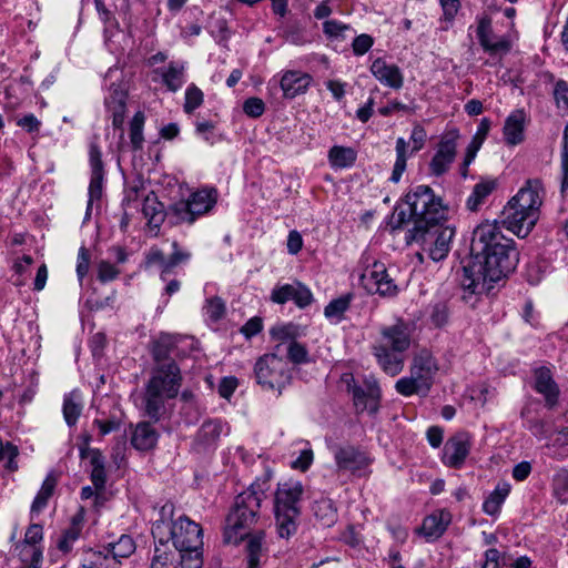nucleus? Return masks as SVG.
<instances>
[{
	"instance_id": "obj_6",
	"label": "nucleus",
	"mask_w": 568,
	"mask_h": 568,
	"mask_svg": "<svg viewBox=\"0 0 568 568\" xmlns=\"http://www.w3.org/2000/svg\"><path fill=\"white\" fill-rule=\"evenodd\" d=\"M182 385V375L178 365L152 369L145 385L143 405L145 415L154 422L165 414V402L175 398Z\"/></svg>"
},
{
	"instance_id": "obj_23",
	"label": "nucleus",
	"mask_w": 568,
	"mask_h": 568,
	"mask_svg": "<svg viewBox=\"0 0 568 568\" xmlns=\"http://www.w3.org/2000/svg\"><path fill=\"white\" fill-rule=\"evenodd\" d=\"M373 75L384 85L398 90L403 87L404 77L396 64H389L384 59L377 58L371 65Z\"/></svg>"
},
{
	"instance_id": "obj_48",
	"label": "nucleus",
	"mask_w": 568,
	"mask_h": 568,
	"mask_svg": "<svg viewBox=\"0 0 568 568\" xmlns=\"http://www.w3.org/2000/svg\"><path fill=\"white\" fill-rule=\"evenodd\" d=\"M552 491L555 497L561 503H568V470H559L552 479Z\"/></svg>"
},
{
	"instance_id": "obj_45",
	"label": "nucleus",
	"mask_w": 568,
	"mask_h": 568,
	"mask_svg": "<svg viewBox=\"0 0 568 568\" xmlns=\"http://www.w3.org/2000/svg\"><path fill=\"white\" fill-rule=\"evenodd\" d=\"M145 122L144 113L136 112L130 122V140L134 150H141L144 142L143 126Z\"/></svg>"
},
{
	"instance_id": "obj_42",
	"label": "nucleus",
	"mask_w": 568,
	"mask_h": 568,
	"mask_svg": "<svg viewBox=\"0 0 568 568\" xmlns=\"http://www.w3.org/2000/svg\"><path fill=\"white\" fill-rule=\"evenodd\" d=\"M395 389L403 396H426L429 392L423 384H419L410 375L399 378L395 384Z\"/></svg>"
},
{
	"instance_id": "obj_26",
	"label": "nucleus",
	"mask_w": 568,
	"mask_h": 568,
	"mask_svg": "<svg viewBox=\"0 0 568 568\" xmlns=\"http://www.w3.org/2000/svg\"><path fill=\"white\" fill-rule=\"evenodd\" d=\"M449 523L450 514L448 511H435L423 520L420 530L425 537L437 539L445 532Z\"/></svg>"
},
{
	"instance_id": "obj_1",
	"label": "nucleus",
	"mask_w": 568,
	"mask_h": 568,
	"mask_svg": "<svg viewBox=\"0 0 568 568\" xmlns=\"http://www.w3.org/2000/svg\"><path fill=\"white\" fill-rule=\"evenodd\" d=\"M470 252L473 257L463 266L459 278L462 287L470 294L488 293L519 262L515 241L503 234L497 222H485L474 230Z\"/></svg>"
},
{
	"instance_id": "obj_2",
	"label": "nucleus",
	"mask_w": 568,
	"mask_h": 568,
	"mask_svg": "<svg viewBox=\"0 0 568 568\" xmlns=\"http://www.w3.org/2000/svg\"><path fill=\"white\" fill-rule=\"evenodd\" d=\"M264 497L262 490H255L252 486L236 496L225 519L224 542L237 545L244 538H248L246 546L247 568L260 567L265 534L263 530L251 534V529L258 521L260 508Z\"/></svg>"
},
{
	"instance_id": "obj_12",
	"label": "nucleus",
	"mask_w": 568,
	"mask_h": 568,
	"mask_svg": "<svg viewBox=\"0 0 568 568\" xmlns=\"http://www.w3.org/2000/svg\"><path fill=\"white\" fill-rule=\"evenodd\" d=\"M342 382L346 385L347 392L352 394L354 406L358 413L374 414L378 410L381 388L376 379H365L363 385H357L353 374L345 373L342 375Z\"/></svg>"
},
{
	"instance_id": "obj_46",
	"label": "nucleus",
	"mask_w": 568,
	"mask_h": 568,
	"mask_svg": "<svg viewBox=\"0 0 568 568\" xmlns=\"http://www.w3.org/2000/svg\"><path fill=\"white\" fill-rule=\"evenodd\" d=\"M106 106L112 111V124L114 128L121 129L124 123L125 116V101L124 97L121 93L119 99L116 97H111L105 101Z\"/></svg>"
},
{
	"instance_id": "obj_33",
	"label": "nucleus",
	"mask_w": 568,
	"mask_h": 568,
	"mask_svg": "<svg viewBox=\"0 0 568 568\" xmlns=\"http://www.w3.org/2000/svg\"><path fill=\"white\" fill-rule=\"evenodd\" d=\"M82 515H75L71 519V525L67 528L58 541V549L63 554L72 550L73 544L79 539L82 531Z\"/></svg>"
},
{
	"instance_id": "obj_35",
	"label": "nucleus",
	"mask_w": 568,
	"mask_h": 568,
	"mask_svg": "<svg viewBox=\"0 0 568 568\" xmlns=\"http://www.w3.org/2000/svg\"><path fill=\"white\" fill-rule=\"evenodd\" d=\"M495 189V181H481L477 183L474 186L471 194L467 199V209L473 212L477 211Z\"/></svg>"
},
{
	"instance_id": "obj_60",
	"label": "nucleus",
	"mask_w": 568,
	"mask_h": 568,
	"mask_svg": "<svg viewBox=\"0 0 568 568\" xmlns=\"http://www.w3.org/2000/svg\"><path fill=\"white\" fill-rule=\"evenodd\" d=\"M349 27L345 23H342L337 20H326L324 23H323V30H324V33L328 37V38H338V37H342L343 36V32L348 30Z\"/></svg>"
},
{
	"instance_id": "obj_37",
	"label": "nucleus",
	"mask_w": 568,
	"mask_h": 568,
	"mask_svg": "<svg viewBox=\"0 0 568 568\" xmlns=\"http://www.w3.org/2000/svg\"><path fill=\"white\" fill-rule=\"evenodd\" d=\"M142 213L151 227L159 229L164 221L163 205L154 196L144 199Z\"/></svg>"
},
{
	"instance_id": "obj_59",
	"label": "nucleus",
	"mask_w": 568,
	"mask_h": 568,
	"mask_svg": "<svg viewBox=\"0 0 568 568\" xmlns=\"http://www.w3.org/2000/svg\"><path fill=\"white\" fill-rule=\"evenodd\" d=\"M205 311L211 320L217 321L224 315L225 305L221 298L214 297L207 301Z\"/></svg>"
},
{
	"instance_id": "obj_61",
	"label": "nucleus",
	"mask_w": 568,
	"mask_h": 568,
	"mask_svg": "<svg viewBox=\"0 0 568 568\" xmlns=\"http://www.w3.org/2000/svg\"><path fill=\"white\" fill-rule=\"evenodd\" d=\"M373 43L371 36L365 33L357 36L352 43L353 52L356 55H363L372 48Z\"/></svg>"
},
{
	"instance_id": "obj_11",
	"label": "nucleus",
	"mask_w": 568,
	"mask_h": 568,
	"mask_svg": "<svg viewBox=\"0 0 568 568\" xmlns=\"http://www.w3.org/2000/svg\"><path fill=\"white\" fill-rule=\"evenodd\" d=\"M257 384L264 389L282 390L291 383L292 375L287 361L277 353L261 356L254 365Z\"/></svg>"
},
{
	"instance_id": "obj_55",
	"label": "nucleus",
	"mask_w": 568,
	"mask_h": 568,
	"mask_svg": "<svg viewBox=\"0 0 568 568\" xmlns=\"http://www.w3.org/2000/svg\"><path fill=\"white\" fill-rule=\"evenodd\" d=\"M554 98L558 109L568 114V82L559 80L555 84Z\"/></svg>"
},
{
	"instance_id": "obj_10",
	"label": "nucleus",
	"mask_w": 568,
	"mask_h": 568,
	"mask_svg": "<svg viewBox=\"0 0 568 568\" xmlns=\"http://www.w3.org/2000/svg\"><path fill=\"white\" fill-rule=\"evenodd\" d=\"M219 193L214 187H204L192 192L187 200H181L169 209L173 223L192 224L197 217L209 213L216 204Z\"/></svg>"
},
{
	"instance_id": "obj_56",
	"label": "nucleus",
	"mask_w": 568,
	"mask_h": 568,
	"mask_svg": "<svg viewBox=\"0 0 568 568\" xmlns=\"http://www.w3.org/2000/svg\"><path fill=\"white\" fill-rule=\"evenodd\" d=\"M265 111V103L262 99L252 97L244 101L243 112L250 118H260Z\"/></svg>"
},
{
	"instance_id": "obj_5",
	"label": "nucleus",
	"mask_w": 568,
	"mask_h": 568,
	"mask_svg": "<svg viewBox=\"0 0 568 568\" xmlns=\"http://www.w3.org/2000/svg\"><path fill=\"white\" fill-rule=\"evenodd\" d=\"M174 505L164 504L160 509V518L152 526V535L155 542L161 546L172 541L178 551L202 548V528L186 516H180L173 520Z\"/></svg>"
},
{
	"instance_id": "obj_41",
	"label": "nucleus",
	"mask_w": 568,
	"mask_h": 568,
	"mask_svg": "<svg viewBox=\"0 0 568 568\" xmlns=\"http://www.w3.org/2000/svg\"><path fill=\"white\" fill-rule=\"evenodd\" d=\"M313 510L316 518L325 526H331L336 520V508L331 499L322 498L315 501Z\"/></svg>"
},
{
	"instance_id": "obj_53",
	"label": "nucleus",
	"mask_w": 568,
	"mask_h": 568,
	"mask_svg": "<svg viewBox=\"0 0 568 568\" xmlns=\"http://www.w3.org/2000/svg\"><path fill=\"white\" fill-rule=\"evenodd\" d=\"M432 323L436 327H443L448 323L449 308L446 302H437L432 306L429 314Z\"/></svg>"
},
{
	"instance_id": "obj_58",
	"label": "nucleus",
	"mask_w": 568,
	"mask_h": 568,
	"mask_svg": "<svg viewBox=\"0 0 568 568\" xmlns=\"http://www.w3.org/2000/svg\"><path fill=\"white\" fill-rule=\"evenodd\" d=\"M43 538V529L42 526L39 524H32L28 527L26 534L23 544L26 547H34L37 544H39Z\"/></svg>"
},
{
	"instance_id": "obj_51",
	"label": "nucleus",
	"mask_w": 568,
	"mask_h": 568,
	"mask_svg": "<svg viewBox=\"0 0 568 568\" xmlns=\"http://www.w3.org/2000/svg\"><path fill=\"white\" fill-rule=\"evenodd\" d=\"M19 455V449L16 445L0 439V460L7 459L6 468L14 471L18 469L16 458Z\"/></svg>"
},
{
	"instance_id": "obj_9",
	"label": "nucleus",
	"mask_w": 568,
	"mask_h": 568,
	"mask_svg": "<svg viewBox=\"0 0 568 568\" xmlns=\"http://www.w3.org/2000/svg\"><path fill=\"white\" fill-rule=\"evenodd\" d=\"M405 201L409 206L414 226L428 225L438 222L442 217L444 209L442 199L436 196L427 185H417L410 189L405 195Z\"/></svg>"
},
{
	"instance_id": "obj_16",
	"label": "nucleus",
	"mask_w": 568,
	"mask_h": 568,
	"mask_svg": "<svg viewBox=\"0 0 568 568\" xmlns=\"http://www.w3.org/2000/svg\"><path fill=\"white\" fill-rule=\"evenodd\" d=\"M334 459L339 471H351L358 474L366 469L372 459L355 446H339L334 452Z\"/></svg>"
},
{
	"instance_id": "obj_63",
	"label": "nucleus",
	"mask_w": 568,
	"mask_h": 568,
	"mask_svg": "<svg viewBox=\"0 0 568 568\" xmlns=\"http://www.w3.org/2000/svg\"><path fill=\"white\" fill-rule=\"evenodd\" d=\"M426 138L427 134L425 129L419 124L414 125L410 134V141L413 143L412 152H418L419 150H422L426 142Z\"/></svg>"
},
{
	"instance_id": "obj_34",
	"label": "nucleus",
	"mask_w": 568,
	"mask_h": 568,
	"mask_svg": "<svg viewBox=\"0 0 568 568\" xmlns=\"http://www.w3.org/2000/svg\"><path fill=\"white\" fill-rule=\"evenodd\" d=\"M509 493L510 485L508 483L498 484L484 501L483 510L490 516L498 514Z\"/></svg>"
},
{
	"instance_id": "obj_32",
	"label": "nucleus",
	"mask_w": 568,
	"mask_h": 568,
	"mask_svg": "<svg viewBox=\"0 0 568 568\" xmlns=\"http://www.w3.org/2000/svg\"><path fill=\"white\" fill-rule=\"evenodd\" d=\"M83 409V403L80 392L72 390L63 398V417L68 426L72 427L77 424Z\"/></svg>"
},
{
	"instance_id": "obj_21",
	"label": "nucleus",
	"mask_w": 568,
	"mask_h": 568,
	"mask_svg": "<svg viewBox=\"0 0 568 568\" xmlns=\"http://www.w3.org/2000/svg\"><path fill=\"white\" fill-rule=\"evenodd\" d=\"M89 155H90V165H91V181H90V185H89L88 210H90L93 201L101 199L103 174H104L102 154L97 144L92 143L90 145Z\"/></svg>"
},
{
	"instance_id": "obj_13",
	"label": "nucleus",
	"mask_w": 568,
	"mask_h": 568,
	"mask_svg": "<svg viewBox=\"0 0 568 568\" xmlns=\"http://www.w3.org/2000/svg\"><path fill=\"white\" fill-rule=\"evenodd\" d=\"M361 284L369 294H379L381 296H394L397 293V286L394 280L388 275L384 263L374 261L361 274Z\"/></svg>"
},
{
	"instance_id": "obj_40",
	"label": "nucleus",
	"mask_w": 568,
	"mask_h": 568,
	"mask_svg": "<svg viewBox=\"0 0 568 568\" xmlns=\"http://www.w3.org/2000/svg\"><path fill=\"white\" fill-rule=\"evenodd\" d=\"M172 248H173V252L171 253V255L169 257H166L165 263H164L161 274H160V276L163 281L166 280L168 275H170L174 272V268L178 265H180L182 263H186L191 257L190 252L181 250L176 241H174L172 243Z\"/></svg>"
},
{
	"instance_id": "obj_44",
	"label": "nucleus",
	"mask_w": 568,
	"mask_h": 568,
	"mask_svg": "<svg viewBox=\"0 0 568 568\" xmlns=\"http://www.w3.org/2000/svg\"><path fill=\"white\" fill-rule=\"evenodd\" d=\"M352 298V294H346L331 301L324 308V315L327 318L341 321L344 313L348 310Z\"/></svg>"
},
{
	"instance_id": "obj_14",
	"label": "nucleus",
	"mask_w": 568,
	"mask_h": 568,
	"mask_svg": "<svg viewBox=\"0 0 568 568\" xmlns=\"http://www.w3.org/2000/svg\"><path fill=\"white\" fill-rule=\"evenodd\" d=\"M457 139L456 130L448 131L442 136L429 163V171L433 175L440 176L448 171L456 156Z\"/></svg>"
},
{
	"instance_id": "obj_25",
	"label": "nucleus",
	"mask_w": 568,
	"mask_h": 568,
	"mask_svg": "<svg viewBox=\"0 0 568 568\" xmlns=\"http://www.w3.org/2000/svg\"><path fill=\"white\" fill-rule=\"evenodd\" d=\"M81 458H90L92 466L91 481L95 490H103L106 483V473L104 467V458L99 449L82 448L80 450Z\"/></svg>"
},
{
	"instance_id": "obj_19",
	"label": "nucleus",
	"mask_w": 568,
	"mask_h": 568,
	"mask_svg": "<svg viewBox=\"0 0 568 568\" xmlns=\"http://www.w3.org/2000/svg\"><path fill=\"white\" fill-rule=\"evenodd\" d=\"M470 447V435L466 432L456 433L445 444L444 464L449 467L459 468L468 456Z\"/></svg>"
},
{
	"instance_id": "obj_39",
	"label": "nucleus",
	"mask_w": 568,
	"mask_h": 568,
	"mask_svg": "<svg viewBox=\"0 0 568 568\" xmlns=\"http://www.w3.org/2000/svg\"><path fill=\"white\" fill-rule=\"evenodd\" d=\"M111 558H114L120 567L121 559L130 557L135 550V542L128 535H122L116 542L108 545Z\"/></svg>"
},
{
	"instance_id": "obj_64",
	"label": "nucleus",
	"mask_w": 568,
	"mask_h": 568,
	"mask_svg": "<svg viewBox=\"0 0 568 568\" xmlns=\"http://www.w3.org/2000/svg\"><path fill=\"white\" fill-rule=\"evenodd\" d=\"M23 556H29V565L27 568H40V562L42 560V551L37 547H24L22 550ZM28 561L27 558L23 559Z\"/></svg>"
},
{
	"instance_id": "obj_49",
	"label": "nucleus",
	"mask_w": 568,
	"mask_h": 568,
	"mask_svg": "<svg viewBox=\"0 0 568 568\" xmlns=\"http://www.w3.org/2000/svg\"><path fill=\"white\" fill-rule=\"evenodd\" d=\"M222 433V425L217 420L205 422L197 434V437L204 444H211L216 440Z\"/></svg>"
},
{
	"instance_id": "obj_18",
	"label": "nucleus",
	"mask_w": 568,
	"mask_h": 568,
	"mask_svg": "<svg viewBox=\"0 0 568 568\" xmlns=\"http://www.w3.org/2000/svg\"><path fill=\"white\" fill-rule=\"evenodd\" d=\"M477 38L483 49L489 54H504L511 49V43L507 37H498L493 32L491 19L487 16L478 20Z\"/></svg>"
},
{
	"instance_id": "obj_50",
	"label": "nucleus",
	"mask_w": 568,
	"mask_h": 568,
	"mask_svg": "<svg viewBox=\"0 0 568 568\" xmlns=\"http://www.w3.org/2000/svg\"><path fill=\"white\" fill-rule=\"evenodd\" d=\"M202 548L185 549V551H179V560L181 568H202Z\"/></svg>"
},
{
	"instance_id": "obj_38",
	"label": "nucleus",
	"mask_w": 568,
	"mask_h": 568,
	"mask_svg": "<svg viewBox=\"0 0 568 568\" xmlns=\"http://www.w3.org/2000/svg\"><path fill=\"white\" fill-rule=\"evenodd\" d=\"M178 562L175 551L171 550L168 545L161 546L159 542L155 545L150 568H179Z\"/></svg>"
},
{
	"instance_id": "obj_22",
	"label": "nucleus",
	"mask_w": 568,
	"mask_h": 568,
	"mask_svg": "<svg viewBox=\"0 0 568 568\" xmlns=\"http://www.w3.org/2000/svg\"><path fill=\"white\" fill-rule=\"evenodd\" d=\"M534 375L535 390L544 396L548 408H554L558 403L560 392L558 385L552 378L550 369L547 367H538L535 369Z\"/></svg>"
},
{
	"instance_id": "obj_30",
	"label": "nucleus",
	"mask_w": 568,
	"mask_h": 568,
	"mask_svg": "<svg viewBox=\"0 0 568 568\" xmlns=\"http://www.w3.org/2000/svg\"><path fill=\"white\" fill-rule=\"evenodd\" d=\"M185 65L182 62L171 61L166 69L156 70L161 74L165 87L176 92L184 83Z\"/></svg>"
},
{
	"instance_id": "obj_29",
	"label": "nucleus",
	"mask_w": 568,
	"mask_h": 568,
	"mask_svg": "<svg viewBox=\"0 0 568 568\" xmlns=\"http://www.w3.org/2000/svg\"><path fill=\"white\" fill-rule=\"evenodd\" d=\"M505 141L509 145H516L524 139V114L521 111L511 113L504 125Z\"/></svg>"
},
{
	"instance_id": "obj_28",
	"label": "nucleus",
	"mask_w": 568,
	"mask_h": 568,
	"mask_svg": "<svg viewBox=\"0 0 568 568\" xmlns=\"http://www.w3.org/2000/svg\"><path fill=\"white\" fill-rule=\"evenodd\" d=\"M80 562L83 568H118L116 560L110 557L106 547L102 550L83 549Z\"/></svg>"
},
{
	"instance_id": "obj_52",
	"label": "nucleus",
	"mask_w": 568,
	"mask_h": 568,
	"mask_svg": "<svg viewBox=\"0 0 568 568\" xmlns=\"http://www.w3.org/2000/svg\"><path fill=\"white\" fill-rule=\"evenodd\" d=\"M288 359L294 364H305L310 362L306 347L296 341H291L286 348Z\"/></svg>"
},
{
	"instance_id": "obj_43",
	"label": "nucleus",
	"mask_w": 568,
	"mask_h": 568,
	"mask_svg": "<svg viewBox=\"0 0 568 568\" xmlns=\"http://www.w3.org/2000/svg\"><path fill=\"white\" fill-rule=\"evenodd\" d=\"M407 142L404 138H398L396 141V161L394 164V169L392 172L390 181L394 183L399 182L403 173L406 170V160H407Z\"/></svg>"
},
{
	"instance_id": "obj_36",
	"label": "nucleus",
	"mask_w": 568,
	"mask_h": 568,
	"mask_svg": "<svg viewBox=\"0 0 568 568\" xmlns=\"http://www.w3.org/2000/svg\"><path fill=\"white\" fill-rule=\"evenodd\" d=\"M55 486L57 478L52 474H49L43 480L42 486L31 505V514H38L47 507L49 499L53 495Z\"/></svg>"
},
{
	"instance_id": "obj_15",
	"label": "nucleus",
	"mask_w": 568,
	"mask_h": 568,
	"mask_svg": "<svg viewBox=\"0 0 568 568\" xmlns=\"http://www.w3.org/2000/svg\"><path fill=\"white\" fill-rule=\"evenodd\" d=\"M179 342L180 338L178 336L163 333L150 343L149 349L154 362L153 369L171 364L178 365L173 356L178 355Z\"/></svg>"
},
{
	"instance_id": "obj_27",
	"label": "nucleus",
	"mask_w": 568,
	"mask_h": 568,
	"mask_svg": "<svg viewBox=\"0 0 568 568\" xmlns=\"http://www.w3.org/2000/svg\"><path fill=\"white\" fill-rule=\"evenodd\" d=\"M158 432L148 422L139 423L131 436V444L139 450L152 449L158 442Z\"/></svg>"
},
{
	"instance_id": "obj_8",
	"label": "nucleus",
	"mask_w": 568,
	"mask_h": 568,
	"mask_svg": "<svg viewBox=\"0 0 568 568\" xmlns=\"http://www.w3.org/2000/svg\"><path fill=\"white\" fill-rule=\"evenodd\" d=\"M454 236L453 227L435 222L424 226H414L408 231L407 242L420 243L424 251L428 252L429 257L439 262L447 257Z\"/></svg>"
},
{
	"instance_id": "obj_4",
	"label": "nucleus",
	"mask_w": 568,
	"mask_h": 568,
	"mask_svg": "<svg viewBox=\"0 0 568 568\" xmlns=\"http://www.w3.org/2000/svg\"><path fill=\"white\" fill-rule=\"evenodd\" d=\"M412 329L403 320L379 328L372 349L378 366L389 376L398 375L405 366L404 353L410 347Z\"/></svg>"
},
{
	"instance_id": "obj_17",
	"label": "nucleus",
	"mask_w": 568,
	"mask_h": 568,
	"mask_svg": "<svg viewBox=\"0 0 568 568\" xmlns=\"http://www.w3.org/2000/svg\"><path fill=\"white\" fill-rule=\"evenodd\" d=\"M438 365L433 354L422 349L413 357L409 375L430 390Z\"/></svg>"
},
{
	"instance_id": "obj_54",
	"label": "nucleus",
	"mask_w": 568,
	"mask_h": 568,
	"mask_svg": "<svg viewBox=\"0 0 568 568\" xmlns=\"http://www.w3.org/2000/svg\"><path fill=\"white\" fill-rule=\"evenodd\" d=\"M271 335L274 339L280 342L274 348V353L277 354L281 352V346L283 343H290L291 341H294V329L291 325L273 327L271 329Z\"/></svg>"
},
{
	"instance_id": "obj_3",
	"label": "nucleus",
	"mask_w": 568,
	"mask_h": 568,
	"mask_svg": "<svg viewBox=\"0 0 568 568\" xmlns=\"http://www.w3.org/2000/svg\"><path fill=\"white\" fill-rule=\"evenodd\" d=\"M542 193L540 180H528L504 207L503 225L518 237H526L539 219Z\"/></svg>"
},
{
	"instance_id": "obj_62",
	"label": "nucleus",
	"mask_w": 568,
	"mask_h": 568,
	"mask_svg": "<svg viewBox=\"0 0 568 568\" xmlns=\"http://www.w3.org/2000/svg\"><path fill=\"white\" fill-rule=\"evenodd\" d=\"M90 267V254L85 247H81L78 253L77 274L80 281L88 274Z\"/></svg>"
},
{
	"instance_id": "obj_57",
	"label": "nucleus",
	"mask_w": 568,
	"mask_h": 568,
	"mask_svg": "<svg viewBox=\"0 0 568 568\" xmlns=\"http://www.w3.org/2000/svg\"><path fill=\"white\" fill-rule=\"evenodd\" d=\"M120 274V270L108 261H101L98 264V280L106 283L115 280Z\"/></svg>"
},
{
	"instance_id": "obj_31",
	"label": "nucleus",
	"mask_w": 568,
	"mask_h": 568,
	"mask_svg": "<svg viewBox=\"0 0 568 568\" xmlns=\"http://www.w3.org/2000/svg\"><path fill=\"white\" fill-rule=\"evenodd\" d=\"M327 158L333 169H345L354 165L357 153L353 148L334 145L329 149Z\"/></svg>"
},
{
	"instance_id": "obj_24",
	"label": "nucleus",
	"mask_w": 568,
	"mask_h": 568,
	"mask_svg": "<svg viewBox=\"0 0 568 568\" xmlns=\"http://www.w3.org/2000/svg\"><path fill=\"white\" fill-rule=\"evenodd\" d=\"M311 75L298 71H286L281 79V89L287 99H293L298 94L304 93L310 83Z\"/></svg>"
},
{
	"instance_id": "obj_20",
	"label": "nucleus",
	"mask_w": 568,
	"mask_h": 568,
	"mask_svg": "<svg viewBox=\"0 0 568 568\" xmlns=\"http://www.w3.org/2000/svg\"><path fill=\"white\" fill-rule=\"evenodd\" d=\"M271 300L276 304H285L293 301L300 308L307 307L313 302V294L307 286L301 282L284 284L273 288Z\"/></svg>"
},
{
	"instance_id": "obj_47",
	"label": "nucleus",
	"mask_w": 568,
	"mask_h": 568,
	"mask_svg": "<svg viewBox=\"0 0 568 568\" xmlns=\"http://www.w3.org/2000/svg\"><path fill=\"white\" fill-rule=\"evenodd\" d=\"M204 94L195 84H190L185 90V101L183 110L187 114H192L197 108L202 105Z\"/></svg>"
},
{
	"instance_id": "obj_7",
	"label": "nucleus",
	"mask_w": 568,
	"mask_h": 568,
	"mask_svg": "<svg viewBox=\"0 0 568 568\" xmlns=\"http://www.w3.org/2000/svg\"><path fill=\"white\" fill-rule=\"evenodd\" d=\"M304 488L298 480H287L277 485L274 499V515L277 534L288 539L298 526L301 500Z\"/></svg>"
}]
</instances>
